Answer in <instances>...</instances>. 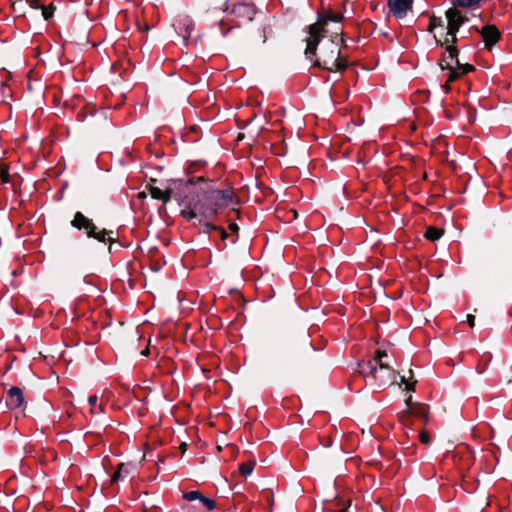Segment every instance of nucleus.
<instances>
[{"label":"nucleus","mask_w":512,"mask_h":512,"mask_svg":"<svg viewBox=\"0 0 512 512\" xmlns=\"http://www.w3.org/2000/svg\"><path fill=\"white\" fill-rule=\"evenodd\" d=\"M324 37L323 25L314 23L308 27V36L306 37V57L314 63L328 71H342L347 63L340 57V47L333 40H326L318 47L320 40Z\"/></svg>","instance_id":"nucleus-1"},{"label":"nucleus","mask_w":512,"mask_h":512,"mask_svg":"<svg viewBox=\"0 0 512 512\" xmlns=\"http://www.w3.org/2000/svg\"><path fill=\"white\" fill-rule=\"evenodd\" d=\"M386 356V352L378 350L373 360L359 364V372L376 389L388 387L396 379L395 370L382 362V358Z\"/></svg>","instance_id":"nucleus-2"},{"label":"nucleus","mask_w":512,"mask_h":512,"mask_svg":"<svg viewBox=\"0 0 512 512\" xmlns=\"http://www.w3.org/2000/svg\"><path fill=\"white\" fill-rule=\"evenodd\" d=\"M171 184L173 185V198L180 205H184V209H188L201 196L207 181L203 177H196L188 180L172 179Z\"/></svg>","instance_id":"nucleus-3"},{"label":"nucleus","mask_w":512,"mask_h":512,"mask_svg":"<svg viewBox=\"0 0 512 512\" xmlns=\"http://www.w3.org/2000/svg\"><path fill=\"white\" fill-rule=\"evenodd\" d=\"M447 20L446 34L443 40L435 37L436 43L450 51L455 53V44L458 42L457 32L460 27L468 20L456 7L449 8L445 12Z\"/></svg>","instance_id":"nucleus-4"},{"label":"nucleus","mask_w":512,"mask_h":512,"mask_svg":"<svg viewBox=\"0 0 512 512\" xmlns=\"http://www.w3.org/2000/svg\"><path fill=\"white\" fill-rule=\"evenodd\" d=\"M206 186L210 191V194L207 196V201L213 202V208H207L202 211V213L206 215V218H214L219 212L232 207L236 203L231 189H216L212 182H207Z\"/></svg>","instance_id":"nucleus-5"},{"label":"nucleus","mask_w":512,"mask_h":512,"mask_svg":"<svg viewBox=\"0 0 512 512\" xmlns=\"http://www.w3.org/2000/svg\"><path fill=\"white\" fill-rule=\"evenodd\" d=\"M71 225L78 230H83L88 237L94 238L99 242L112 243L115 240V238L113 236L114 235L113 231H108L105 229L98 230V228L93 223V221L91 219L87 218L81 212L75 213L74 218L71 221Z\"/></svg>","instance_id":"nucleus-6"},{"label":"nucleus","mask_w":512,"mask_h":512,"mask_svg":"<svg viewBox=\"0 0 512 512\" xmlns=\"http://www.w3.org/2000/svg\"><path fill=\"white\" fill-rule=\"evenodd\" d=\"M210 194V191L207 186H205L204 190L201 192V196L193 203L188 209H183L181 211V215L187 220H192L197 217L204 218L207 220L206 215L202 213L205 209L213 208V202L207 201V196Z\"/></svg>","instance_id":"nucleus-7"},{"label":"nucleus","mask_w":512,"mask_h":512,"mask_svg":"<svg viewBox=\"0 0 512 512\" xmlns=\"http://www.w3.org/2000/svg\"><path fill=\"white\" fill-rule=\"evenodd\" d=\"M210 194V191L207 186H205L204 190L201 192V196L193 203L188 209H183L181 211V215L187 220H192L197 217L204 218L207 220L206 215L202 213L205 209L213 208V202L207 201V196Z\"/></svg>","instance_id":"nucleus-8"},{"label":"nucleus","mask_w":512,"mask_h":512,"mask_svg":"<svg viewBox=\"0 0 512 512\" xmlns=\"http://www.w3.org/2000/svg\"><path fill=\"white\" fill-rule=\"evenodd\" d=\"M226 10H230V13L235 16L239 25L252 21L257 12L252 2H234L231 6H227Z\"/></svg>","instance_id":"nucleus-9"},{"label":"nucleus","mask_w":512,"mask_h":512,"mask_svg":"<svg viewBox=\"0 0 512 512\" xmlns=\"http://www.w3.org/2000/svg\"><path fill=\"white\" fill-rule=\"evenodd\" d=\"M447 55H445L440 61L439 65L442 70H449L447 82H453L459 77V73L455 70V66L459 65L458 50L455 47V53H450L448 49H445Z\"/></svg>","instance_id":"nucleus-10"},{"label":"nucleus","mask_w":512,"mask_h":512,"mask_svg":"<svg viewBox=\"0 0 512 512\" xmlns=\"http://www.w3.org/2000/svg\"><path fill=\"white\" fill-rule=\"evenodd\" d=\"M406 409H407V414L408 415H403L401 416V420L403 422L404 425H408L409 424V416H416V417H420V418H424L425 420H427L428 418V413H429V408L427 405L425 404H420V403H412V397L409 396L407 399H406Z\"/></svg>","instance_id":"nucleus-11"},{"label":"nucleus","mask_w":512,"mask_h":512,"mask_svg":"<svg viewBox=\"0 0 512 512\" xmlns=\"http://www.w3.org/2000/svg\"><path fill=\"white\" fill-rule=\"evenodd\" d=\"M183 498L189 502L196 501L198 504L195 508L200 509L202 507L207 510H213L216 506L215 501L209 497L204 496L199 491H188L183 494Z\"/></svg>","instance_id":"nucleus-12"},{"label":"nucleus","mask_w":512,"mask_h":512,"mask_svg":"<svg viewBox=\"0 0 512 512\" xmlns=\"http://www.w3.org/2000/svg\"><path fill=\"white\" fill-rule=\"evenodd\" d=\"M387 4L393 16L402 19L412 9L413 0H388Z\"/></svg>","instance_id":"nucleus-13"},{"label":"nucleus","mask_w":512,"mask_h":512,"mask_svg":"<svg viewBox=\"0 0 512 512\" xmlns=\"http://www.w3.org/2000/svg\"><path fill=\"white\" fill-rule=\"evenodd\" d=\"M149 192L152 198L161 200L166 204L173 198V185L171 184V180L168 181V185L165 189L150 185Z\"/></svg>","instance_id":"nucleus-14"},{"label":"nucleus","mask_w":512,"mask_h":512,"mask_svg":"<svg viewBox=\"0 0 512 512\" xmlns=\"http://www.w3.org/2000/svg\"><path fill=\"white\" fill-rule=\"evenodd\" d=\"M24 402L23 392L18 387H11L8 390V399L6 404L9 408L16 409L19 408Z\"/></svg>","instance_id":"nucleus-15"},{"label":"nucleus","mask_w":512,"mask_h":512,"mask_svg":"<svg viewBox=\"0 0 512 512\" xmlns=\"http://www.w3.org/2000/svg\"><path fill=\"white\" fill-rule=\"evenodd\" d=\"M481 34L486 47H491L494 45L500 37L499 31L495 26L492 25L483 27Z\"/></svg>","instance_id":"nucleus-16"},{"label":"nucleus","mask_w":512,"mask_h":512,"mask_svg":"<svg viewBox=\"0 0 512 512\" xmlns=\"http://www.w3.org/2000/svg\"><path fill=\"white\" fill-rule=\"evenodd\" d=\"M131 472V466L129 464H120L117 471L112 476V482L116 483L120 480L125 479Z\"/></svg>","instance_id":"nucleus-17"},{"label":"nucleus","mask_w":512,"mask_h":512,"mask_svg":"<svg viewBox=\"0 0 512 512\" xmlns=\"http://www.w3.org/2000/svg\"><path fill=\"white\" fill-rule=\"evenodd\" d=\"M443 235V230L436 227H428L425 232V237L430 241H436Z\"/></svg>","instance_id":"nucleus-18"},{"label":"nucleus","mask_w":512,"mask_h":512,"mask_svg":"<svg viewBox=\"0 0 512 512\" xmlns=\"http://www.w3.org/2000/svg\"><path fill=\"white\" fill-rule=\"evenodd\" d=\"M199 223L203 225V227H204L203 231L205 233H209L211 230H219L221 232V236L223 239H225L227 237V233L223 229L211 224L210 222L203 221L202 219H199Z\"/></svg>","instance_id":"nucleus-19"},{"label":"nucleus","mask_w":512,"mask_h":512,"mask_svg":"<svg viewBox=\"0 0 512 512\" xmlns=\"http://www.w3.org/2000/svg\"><path fill=\"white\" fill-rule=\"evenodd\" d=\"M454 6L469 8L478 5L482 0H451Z\"/></svg>","instance_id":"nucleus-20"},{"label":"nucleus","mask_w":512,"mask_h":512,"mask_svg":"<svg viewBox=\"0 0 512 512\" xmlns=\"http://www.w3.org/2000/svg\"><path fill=\"white\" fill-rule=\"evenodd\" d=\"M254 466H255L254 461H248V462L242 463L239 466L240 473L243 476H249L252 473Z\"/></svg>","instance_id":"nucleus-21"},{"label":"nucleus","mask_w":512,"mask_h":512,"mask_svg":"<svg viewBox=\"0 0 512 512\" xmlns=\"http://www.w3.org/2000/svg\"><path fill=\"white\" fill-rule=\"evenodd\" d=\"M343 19V15L340 13H334L330 15H326L323 20L318 21L317 23H321L323 26L328 22H340Z\"/></svg>","instance_id":"nucleus-22"},{"label":"nucleus","mask_w":512,"mask_h":512,"mask_svg":"<svg viewBox=\"0 0 512 512\" xmlns=\"http://www.w3.org/2000/svg\"><path fill=\"white\" fill-rule=\"evenodd\" d=\"M442 25L443 21L440 17L432 16L430 18V23L427 30L428 32L432 33L435 30V28L440 27Z\"/></svg>","instance_id":"nucleus-23"},{"label":"nucleus","mask_w":512,"mask_h":512,"mask_svg":"<svg viewBox=\"0 0 512 512\" xmlns=\"http://www.w3.org/2000/svg\"><path fill=\"white\" fill-rule=\"evenodd\" d=\"M98 397L97 395H91L88 397V403L91 406V412L96 413L97 411H102L101 405H97Z\"/></svg>","instance_id":"nucleus-24"},{"label":"nucleus","mask_w":512,"mask_h":512,"mask_svg":"<svg viewBox=\"0 0 512 512\" xmlns=\"http://www.w3.org/2000/svg\"><path fill=\"white\" fill-rule=\"evenodd\" d=\"M455 70L459 73V76L474 70V67L470 64H461L455 66Z\"/></svg>","instance_id":"nucleus-25"},{"label":"nucleus","mask_w":512,"mask_h":512,"mask_svg":"<svg viewBox=\"0 0 512 512\" xmlns=\"http://www.w3.org/2000/svg\"><path fill=\"white\" fill-rule=\"evenodd\" d=\"M9 171L8 167L4 163H0V178L3 183L9 182Z\"/></svg>","instance_id":"nucleus-26"},{"label":"nucleus","mask_w":512,"mask_h":512,"mask_svg":"<svg viewBox=\"0 0 512 512\" xmlns=\"http://www.w3.org/2000/svg\"><path fill=\"white\" fill-rule=\"evenodd\" d=\"M185 34L183 35L184 40L190 37L191 31L194 29V24L190 20H185L183 23Z\"/></svg>","instance_id":"nucleus-27"},{"label":"nucleus","mask_w":512,"mask_h":512,"mask_svg":"<svg viewBox=\"0 0 512 512\" xmlns=\"http://www.w3.org/2000/svg\"><path fill=\"white\" fill-rule=\"evenodd\" d=\"M42 9V15L45 20H48L53 15V9L51 7H41Z\"/></svg>","instance_id":"nucleus-28"},{"label":"nucleus","mask_w":512,"mask_h":512,"mask_svg":"<svg viewBox=\"0 0 512 512\" xmlns=\"http://www.w3.org/2000/svg\"><path fill=\"white\" fill-rule=\"evenodd\" d=\"M401 383L406 385L407 390L414 391V389H415L414 385H415L416 381H412V382L408 381L405 376H402Z\"/></svg>","instance_id":"nucleus-29"},{"label":"nucleus","mask_w":512,"mask_h":512,"mask_svg":"<svg viewBox=\"0 0 512 512\" xmlns=\"http://www.w3.org/2000/svg\"><path fill=\"white\" fill-rule=\"evenodd\" d=\"M420 441L423 443V444H429L430 443V436L428 435L427 432L425 431H422L420 433Z\"/></svg>","instance_id":"nucleus-30"},{"label":"nucleus","mask_w":512,"mask_h":512,"mask_svg":"<svg viewBox=\"0 0 512 512\" xmlns=\"http://www.w3.org/2000/svg\"><path fill=\"white\" fill-rule=\"evenodd\" d=\"M467 322H468L470 327H474V325H475V316L472 315V314H468L467 315Z\"/></svg>","instance_id":"nucleus-31"},{"label":"nucleus","mask_w":512,"mask_h":512,"mask_svg":"<svg viewBox=\"0 0 512 512\" xmlns=\"http://www.w3.org/2000/svg\"><path fill=\"white\" fill-rule=\"evenodd\" d=\"M30 6L34 9H39L42 6L39 4L38 0H29Z\"/></svg>","instance_id":"nucleus-32"},{"label":"nucleus","mask_w":512,"mask_h":512,"mask_svg":"<svg viewBox=\"0 0 512 512\" xmlns=\"http://www.w3.org/2000/svg\"><path fill=\"white\" fill-rule=\"evenodd\" d=\"M229 228H230V230H231V231H233V232H238V230H239L238 225H237V224H235V223H231V224L229 225Z\"/></svg>","instance_id":"nucleus-33"},{"label":"nucleus","mask_w":512,"mask_h":512,"mask_svg":"<svg viewBox=\"0 0 512 512\" xmlns=\"http://www.w3.org/2000/svg\"><path fill=\"white\" fill-rule=\"evenodd\" d=\"M484 370H485V366H484L483 368H480V366H479V365L476 367V372H477L478 374H482V373L484 372Z\"/></svg>","instance_id":"nucleus-34"},{"label":"nucleus","mask_w":512,"mask_h":512,"mask_svg":"<svg viewBox=\"0 0 512 512\" xmlns=\"http://www.w3.org/2000/svg\"><path fill=\"white\" fill-rule=\"evenodd\" d=\"M305 338H306L307 344H308L309 346H312L311 342L309 341V336H308V335H306V336H305Z\"/></svg>","instance_id":"nucleus-35"},{"label":"nucleus","mask_w":512,"mask_h":512,"mask_svg":"<svg viewBox=\"0 0 512 512\" xmlns=\"http://www.w3.org/2000/svg\"><path fill=\"white\" fill-rule=\"evenodd\" d=\"M142 355L147 356L148 355V349H145L144 351H142Z\"/></svg>","instance_id":"nucleus-36"},{"label":"nucleus","mask_w":512,"mask_h":512,"mask_svg":"<svg viewBox=\"0 0 512 512\" xmlns=\"http://www.w3.org/2000/svg\"><path fill=\"white\" fill-rule=\"evenodd\" d=\"M264 34H266V30L264 29ZM263 42H266V35H264Z\"/></svg>","instance_id":"nucleus-37"},{"label":"nucleus","mask_w":512,"mask_h":512,"mask_svg":"<svg viewBox=\"0 0 512 512\" xmlns=\"http://www.w3.org/2000/svg\"><path fill=\"white\" fill-rule=\"evenodd\" d=\"M445 88H446V90H448V89H449V85H448V83L445 85Z\"/></svg>","instance_id":"nucleus-38"},{"label":"nucleus","mask_w":512,"mask_h":512,"mask_svg":"<svg viewBox=\"0 0 512 512\" xmlns=\"http://www.w3.org/2000/svg\"><path fill=\"white\" fill-rule=\"evenodd\" d=\"M339 512H347L346 509H341Z\"/></svg>","instance_id":"nucleus-39"}]
</instances>
